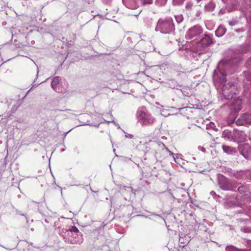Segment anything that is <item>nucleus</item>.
<instances>
[{
  "mask_svg": "<svg viewBox=\"0 0 251 251\" xmlns=\"http://www.w3.org/2000/svg\"><path fill=\"white\" fill-rule=\"evenodd\" d=\"M236 123L238 125H244L247 124H251V115L248 114L242 115L236 121Z\"/></svg>",
  "mask_w": 251,
  "mask_h": 251,
  "instance_id": "4",
  "label": "nucleus"
},
{
  "mask_svg": "<svg viewBox=\"0 0 251 251\" xmlns=\"http://www.w3.org/2000/svg\"><path fill=\"white\" fill-rule=\"evenodd\" d=\"M123 3L127 7L129 8H135V0H122Z\"/></svg>",
  "mask_w": 251,
  "mask_h": 251,
  "instance_id": "6",
  "label": "nucleus"
},
{
  "mask_svg": "<svg viewBox=\"0 0 251 251\" xmlns=\"http://www.w3.org/2000/svg\"><path fill=\"white\" fill-rule=\"evenodd\" d=\"M227 89V86L226 85H224L223 87V93L224 95L227 94V92H226Z\"/></svg>",
  "mask_w": 251,
  "mask_h": 251,
  "instance_id": "13",
  "label": "nucleus"
},
{
  "mask_svg": "<svg viewBox=\"0 0 251 251\" xmlns=\"http://www.w3.org/2000/svg\"><path fill=\"white\" fill-rule=\"evenodd\" d=\"M241 109L240 107H238V108H235V110L237 111H239Z\"/></svg>",
  "mask_w": 251,
  "mask_h": 251,
  "instance_id": "17",
  "label": "nucleus"
},
{
  "mask_svg": "<svg viewBox=\"0 0 251 251\" xmlns=\"http://www.w3.org/2000/svg\"><path fill=\"white\" fill-rule=\"evenodd\" d=\"M60 80V78L59 76H56L53 79L51 82V86L54 90H56V86L58 84Z\"/></svg>",
  "mask_w": 251,
  "mask_h": 251,
  "instance_id": "8",
  "label": "nucleus"
},
{
  "mask_svg": "<svg viewBox=\"0 0 251 251\" xmlns=\"http://www.w3.org/2000/svg\"><path fill=\"white\" fill-rule=\"evenodd\" d=\"M221 74L222 75V77L220 78V79H221L222 82H224L226 80V75L223 72H221Z\"/></svg>",
  "mask_w": 251,
  "mask_h": 251,
  "instance_id": "14",
  "label": "nucleus"
},
{
  "mask_svg": "<svg viewBox=\"0 0 251 251\" xmlns=\"http://www.w3.org/2000/svg\"><path fill=\"white\" fill-rule=\"evenodd\" d=\"M223 149L224 151L226 153H231L233 149L229 146H227L226 145H223L222 146Z\"/></svg>",
  "mask_w": 251,
  "mask_h": 251,
  "instance_id": "9",
  "label": "nucleus"
},
{
  "mask_svg": "<svg viewBox=\"0 0 251 251\" xmlns=\"http://www.w3.org/2000/svg\"><path fill=\"white\" fill-rule=\"evenodd\" d=\"M212 43L211 37L208 35H205L199 44H201L203 48L210 46Z\"/></svg>",
  "mask_w": 251,
  "mask_h": 251,
  "instance_id": "5",
  "label": "nucleus"
},
{
  "mask_svg": "<svg viewBox=\"0 0 251 251\" xmlns=\"http://www.w3.org/2000/svg\"><path fill=\"white\" fill-rule=\"evenodd\" d=\"M156 30H159L164 34L170 33L174 30L172 20L171 19L165 20H159L157 23Z\"/></svg>",
  "mask_w": 251,
  "mask_h": 251,
  "instance_id": "1",
  "label": "nucleus"
},
{
  "mask_svg": "<svg viewBox=\"0 0 251 251\" xmlns=\"http://www.w3.org/2000/svg\"><path fill=\"white\" fill-rule=\"evenodd\" d=\"M240 104H241V101L239 100H237L234 104H237L238 105H240Z\"/></svg>",
  "mask_w": 251,
  "mask_h": 251,
  "instance_id": "16",
  "label": "nucleus"
},
{
  "mask_svg": "<svg viewBox=\"0 0 251 251\" xmlns=\"http://www.w3.org/2000/svg\"><path fill=\"white\" fill-rule=\"evenodd\" d=\"M226 251H240L239 249L232 246H227L226 249Z\"/></svg>",
  "mask_w": 251,
  "mask_h": 251,
  "instance_id": "10",
  "label": "nucleus"
},
{
  "mask_svg": "<svg viewBox=\"0 0 251 251\" xmlns=\"http://www.w3.org/2000/svg\"><path fill=\"white\" fill-rule=\"evenodd\" d=\"M226 29L223 26H219L218 29L215 31V34L217 36L221 37L223 36L226 32Z\"/></svg>",
  "mask_w": 251,
  "mask_h": 251,
  "instance_id": "7",
  "label": "nucleus"
},
{
  "mask_svg": "<svg viewBox=\"0 0 251 251\" xmlns=\"http://www.w3.org/2000/svg\"><path fill=\"white\" fill-rule=\"evenodd\" d=\"M193 7V4L190 2H188L186 5V8L187 10H191Z\"/></svg>",
  "mask_w": 251,
  "mask_h": 251,
  "instance_id": "12",
  "label": "nucleus"
},
{
  "mask_svg": "<svg viewBox=\"0 0 251 251\" xmlns=\"http://www.w3.org/2000/svg\"><path fill=\"white\" fill-rule=\"evenodd\" d=\"M153 0H141V1L143 4H151Z\"/></svg>",
  "mask_w": 251,
  "mask_h": 251,
  "instance_id": "11",
  "label": "nucleus"
},
{
  "mask_svg": "<svg viewBox=\"0 0 251 251\" xmlns=\"http://www.w3.org/2000/svg\"><path fill=\"white\" fill-rule=\"evenodd\" d=\"M137 116L139 123L143 126L151 125L155 121L154 118L145 110H139Z\"/></svg>",
  "mask_w": 251,
  "mask_h": 251,
  "instance_id": "2",
  "label": "nucleus"
},
{
  "mask_svg": "<svg viewBox=\"0 0 251 251\" xmlns=\"http://www.w3.org/2000/svg\"><path fill=\"white\" fill-rule=\"evenodd\" d=\"M201 32V27L199 25H195L188 30L186 34V37L189 39H192L199 36Z\"/></svg>",
  "mask_w": 251,
  "mask_h": 251,
  "instance_id": "3",
  "label": "nucleus"
},
{
  "mask_svg": "<svg viewBox=\"0 0 251 251\" xmlns=\"http://www.w3.org/2000/svg\"><path fill=\"white\" fill-rule=\"evenodd\" d=\"M70 230H71V231L74 232H78L79 231L78 229H77V228L75 226H72L71 227Z\"/></svg>",
  "mask_w": 251,
  "mask_h": 251,
  "instance_id": "15",
  "label": "nucleus"
}]
</instances>
